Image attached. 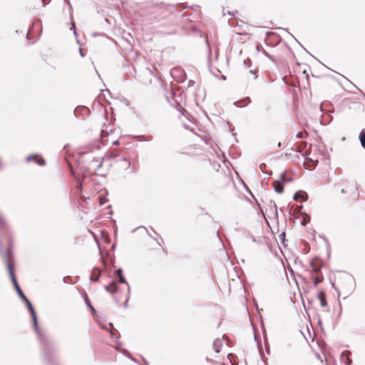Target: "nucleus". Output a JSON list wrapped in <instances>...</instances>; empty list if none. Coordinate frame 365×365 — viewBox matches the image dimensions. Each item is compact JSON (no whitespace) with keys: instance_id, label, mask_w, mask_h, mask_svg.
Masks as SVG:
<instances>
[{"instance_id":"1","label":"nucleus","mask_w":365,"mask_h":365,"mask_svg":"<svg viewBox=\"0 0 365 365\" xmlns=\"http://www.w3.org/2000/svg\"><path fill=\"white\" fill-rule=\"evenodd\" d=\"M12 239H9V246L6 250L3 247V242L0 240V254L3 258L4 262L7 268L9 274L14 273V255L11 248Z\"/></svg>"},{"instance_id":"2","label":"nucleus","mask_w":365,"mask_h":365,"mask_svg":"<svg viewBox=\"0 0 365 365\" xmlns=\"http://www.w3.org/2000/svg\"><path fill=\"white\" fill-rule=\"evenodd\" d=\"M340 286L345 294L352 293L356 286L354 277L350 274L344 273L340 278Z\"/></svg>"},{"instance_id":"3","label":"nucleus","mask_w":365,"mask_h":365,"mask_svg":"<svg viewBox=\"0 0 365 365\" xmlns=\"http://www.w3.org/2000/svg\"><path fill=\"white\" fill-rule=\"evenodd\" d=\"M28 310L29 311V312L31 315L32 321H33V327L36 331V333L38 336L39 339H41L42 340V338H43L42 331H41V329H39V327L38 326L37 315L35 312V309H34V307H31V308L28 309Z\"/></svg>"},{"instance_id":"4","label":"nucleus","mask_w":365,"mask_h":365,"mask_svg":"<svg viewBox=\"0 0 365 365\" xmlns=\"http://www.w3.org/2000/svg\"><path fill=\"white\" fill-rule=\"evenodd\" d=\"M9 277H10V279L12 282V284L17 292V294H19V297L21 298V299L24 302V300H27V297H26V295L24 294V292H22V290L20 288V286L19 285L18 282H17V280L16 279V277H15V274H9Z\"/></svg>"},{"instance_id":"5","label":"nucleus","mask_w":365,"mask_h":365,"mask_svg":"<svg viewBox=\"0 0 365 365\" xmlns=\"http://www.w3.org/2000/svg\"><path fill=\"white\" fill-rule=\"evenodd\" d=\"M293 200L295 201L302 200L305 202L308 200V194L304 191H297L294 193Z\"/></svg>"},{"instance_id":"6","label":"nucleus","mask_w":365,"mask_h":365,"mask_svg":"<svg viewBox=\"0 0 365 365\" xmlns=\"http://www.w3.org/2000/svg\"><path fill=\"white\" fill-rule=\"evenodd\" d=\"M26 162H30V161H34L36 164H38V165H44L46 164V161L43 158H38V155H29L26 158Z\"/></svg>"},{"instance_id":"7","label":"nucleus","mask_w":365,"mask_h":365,"mask_svg":"<svg viewBox=\"0 0 365 365\" xmlns=\"http://www.w3.org/2000/svg\"><path fill=\"white\" fill-rule=\"evenodd\" d=\"M272 185L276 192L282 194L284 192L283 183L280 180H274Z\"/></svg>"},{"instance_id":"8","label":"nucleus","mask_w":365,"mask_h":365,"mask_svg":"<svg viewBox=\"0 0 365 365\" xmlns=\"http://www.w3.org/2000/svg\"><path fill=\"white\" fill-rule=\"evenodd\" d=\"M101 270L98 268H93L91 275L90 276V280L93 282H98L101 276Z\"/></svg>"},{"instance_id":"9","label":"nucleus","mask_w":365,"mask_h":365,"mask_svg":"<svg viewBox=\"0 0 365 365\" xmlns=\"http://www.w3.org/2000/svg\"><path fill=\"white\" fill-rule=\"evenodd\" d=\"M317 298L320 301V304L322 307H325L327 306V302L326 299L325 293L323 291H321L317 294Z\"/></svg>"},{"instance_id":"10","label":"nucleus","mask_w":365,"mask_h":365,"mask_svg":"<svg viewBox=\"0 0 365 365\" xmlns=\"http://www.w3.org/2000/svg\"><path fill=\"white\" fill-rule=\"evenodd\" d=\"M104 289L106 292L114 294L117 291L118 287L116 285V282L113 281L110 285H105Z\"/></svg>"},{"instance_id":"11","label":"nucleus","mask_w":365,"mask_h":365,"mask_svg":"<svg viewBox=\"0 0 365 365\" xmlns=\"http://www.w3.org/2000/svg\"><path fill=\"white\" fill-rule=\"evenodd\" d=\"M250 102H251V100H250V97H246L240 101L235 102L234 104L236 106L240 108V107H244V106H247L249 103H250Z\"/></svg>"},{"instance_id":"12","label":"nucleus","mask_w":365,"mask_h":365,"mask_svg":"<svg viewBox=\"0 0 365 365\" xmlns=\"http://www.w3.org/2000/svg\"><path fill=\"white\" fill-rule=\"evenodd\" d=\"M0 230L1 231L8 230L7 222L1 212H0Z\"/></svg>"},{"instance_id":"13","label":"nucleus","mask_w":365,"mask_h":365,"mask_svg":"<svg viewBox=\"0 0 365 365\" xmlns=\"http://www.w3.org/2000/svg\"><path fill=\"white\" fill-rule=\"evenodd\" d=\"M359 139L361 146L365 149V128L362 129L360 132Z\"/></svg>"},{"instance_id":"14","label":"nucleus","mask_w":365,"mask_h":365,"mask_svg":"<svg viewBox=\"0 0 365 365\" xmlns=\"http://www.w3.org/2000/svg\"><path fill=\"white\" fill-rule=\"evenodd\" d=\"M221 346H222V342H221L220 339H217L213 341V346L217 353H219L220 351Z\"/></svg>"},{"instance_id":"15","label":"nucleus","mask_w":365,"mask_h":365,"mask_svg":"<svg viewBox=\"0 0 365 365\" xmlns=\"http://www.w3.org/2000/svg\"><path fill=\"white\" fill-rule=\"evenodd\" d=\"M349 354H350V352L349 351H344L343 353H341V357L342 360H344V357H346V361H344V363L346 364V365H350L351 364V360L349 359L348 357Z\"/></svg>"},{"instance_id":"16","label":"nucleus","mask_w":365,"mask_h":365,"mask_svg":"<svg viewBox=\"0 0 365 365\" xmlns=\"http://www.w3.org/2000/svg\"><path fill=\"white\" fill-rule=\"evenodd\" d=\"M103 160V157H102V156L93 158L92 163H95V162L98 163V164L96 167L97 170L102 166Z\"/></svg>"},{"instance_id":"17","label":"nucleus","mask_w":365,"mask_h":365,"mask_svg":"<svg viewBox=\"0 0 365 365\" xmlns=\"http://www.w3.org/2000/svg\"><path fill=\"white\" fill-rule=\"evenodd\" d=\"M310 264H311V266L312 267V271L314 273L318 274L321 271V267L320 266L315 265L313 262H311Z\"/></svg>"},{"instance_id":"18","label":"nucleus","mask_w":365,"mask_h":365,"mask_svg":"<svg viewBox=\"0 0 365 365\" xmlns=\"http://www.w3.org/2000/svg\"><path fill=\"white\" fill-rule=\"evenodd\" d=\"M84 299H85V302H86V305L89 307V309L91 310V312L93 313H96V311L95 308L91 305V304L89 299H88V297H85Z\"/></svg>"},{"instance_id":"19","label":"nucleus","mask_w":365,"mask_h":365,"mask_svg":"<svg viewBox=\"0 0 365 365\" xmlns=\"http://www.w3.org/2000/svg\"><path fill=\"white\" fill-rule=\"evenodd\" d=\"M310 221V217L307 215V214H304V217L301 222L302 225L303 226H305L307 225V224Z\"/></svg>"},{"instance_id":"20","label":"nucleus","mask_w":365,"mask_h":365,"mask_svg":"<svg viewBox=\"0 0 365 365\" xmlns=\"http://www.w3.org/2000/svg\"><path fill=\"white\" fill-rule=\"evenodd\" d=\"M307 135H308V133L306 131H304V132L300 131V132L297 133L296 137L297 138L302 139V138H306Z\"/></svg>"},{"instance_id":"21","label":"nucleus","mask_w":365,"mask_h":365,"mask_svg":"<svg viewBox=\"0 0 365 365\" xmlns=\"http://www.w3.org/2000/svg\"><path fill=\"white\" fill-rule=\"evenodd\" d=\"M139 138V140H142V141H150L152 140V136H146V135H140V136H138Z\"/></svg>"},{"instance_id":"22","label":"nucleus","mask_w":365,"mask_h":365,"mask_svg":"<svg viewBox=\"0 0 365 365\" xmlns=\"http://www.w3.org/2000/svg\"><path fill=\"white\" fill-rule=\"evenodd\" d=\"M322 281V278H319L318 276L314 277V286L317 287V285Z\"/></svg>"},{"instance_id":"23","label":"nucleus","mask_w":365,"mask_h":365,"mask_svg":"<svg viewBox=\"0 0 365 365\" xmlns=\"http://www.w3.org/2000/svg\"><path fill=\"white\" fill-rule=\"evenodd\" d=\"M123 354L128 356V358H130L131 360L133 361H135V359L132 357V356L130 354V353L126 350V349H123Z\"/></svg>"},{"instance_id":"24","label":"nucleus","mask_w":365,"mask_h":365,"mask_svg":"<svg viewBox=\"0 0 365 365\" xmlns=\"http://www.w3.org/2000/svg\"><path fill=\"white\" fill-rule=\"evenodd\" d=\"M118 281L120 283H123V284H128V282L126 281V279H125V277L123 276H120L118 277Z\"/></svg>"},{"instance_id":"25","label":"nucleus","mask_w":365,"mask_h":365,"mask_svg":"<svg viewBox=\"0 0 365 365\" xmlns=\"http://www.w3.org/2000/svg\"><path fill=\"white\" fill-rule=\"evenodd\" d=\"M279 180H280L282 183L287 180V177L285 176L284 173L280 174V179Z\"/></svg>"},{"instance_id":"26","label":"nucleus","mask_w":365,"mask_h":365,"mask_svg":"<svg viewBox=\"0 0 365 365\" xmlns=\"http://www.w3.org/2000/svg\"><path fill=\"white\" fill-rule=\"evenodd\" d=\"M266 167H267V165H266L265 163H261V164L259 165V169H260V170H261L262 172H263V173H266V172H265V168H266Z\"/></svg>"},{"instance_id":"27","label":"nucleus","mask_w":365,"mask_h":365,"mask_svg":"<svg viewBox=\"0 0 365 365\" xmlns=\"http://www.w3.org/2000/svg\"><path fill=\"white\" fill-rule=\"evenodd\" d=\"M115 274L118 277H119L120 276H123V270L120 268L118 269L115 271Z\"/></svg>"},{"instance_id":"28","label":"nucleus","mask_w":365,"mask_h":365,"mask_svg":"<svg viewBox=\"0 0 365 365\" xmlns=\"http://www.w3.org/2000/svg\"><path fill=\"white\" fill-rule=\"evenodd\" d=\"M24 302L26 303L27 309H29L31 307H33L32 304L31 303V302L29 300L28 298H27V300H24Z\"/></svg>"},{"instance_id":"29","label":"nucleus","mask_w":365,"mask_h":365,"mask_svg":"<svg viewBox=\"0 0 365 365\" xmlns=\"http://www.w3.org/2000/svg\"><path fill=\"white\" fill-rule=\"evenodd\" d=\"M106 202V197H101V196L99 197V202H100L101 205H103Z\"/></svg>"},{"instance_id":"30","label":"nucleus","mask_w":365,"mask_h":365,"mask_svg":"<svg viewBox=\"0 0 365 365\" xmlns=\"http://www.w3.org/2000/svg\"><path fill=\"white\" fill-rule=\"evenodd\" d=\"M129 297H127L125 302L123 304V307L126 308L128 307V301Z\"/></svg>"},{"instance_id":"31","label":"nucleus","mask_w":365,"mask_h":365,"mask_svg":"<svg viewBox=\"0 0 365 365\" xmlns=\"http://www.w3.org/2000/svg\"><path fill=\"white\" fill-rule=\"evenodd\" d=\"M195 83V81H189L188 82V86H192Z\"/></svg>"},{"instance_id":"32","label":"nucleus","mask_w":365,"mask_h":365,"mask_svg":"<svg viewBox=\"0 0 365 365\" xmlns=\"http://www.w3.org/2000/svg\"><path fill=\"white\" fill-rule=\"evenodd\" d=\"M306 163H314V161H313L311 158H307V159H306Z\"/></svg>"},{"instance_id":"33","label":"nucleus","mask_w":365,"mask_h":365,"mask_svg":"<svg viewBox=\"0 0 365 365\" xmlns=\"http://www.w3.org/2000/svg\"><path fill=\"white\" fill-rule=\"evenodd\" d=\"M205 360H206L207 362H209V363H212L214 361L212 359H209L208 357H207L205 359Z\"/></svg>"},{"instance_id":"34","label":"nucleus","mask_w":365,"mask_h":365,"mask_svg":"<svg viewBox=\"0 0 365 365\" xmlns=\"http://www.w3.org/2000/svg\"><path fill=\"white\" fill-rule=\"evenodd\" d=\"M266 56H267L269 59H271L272 61H274L273 57H272L271 55H269V54H268V53H266Z\"/></svg>"},{"instance_id":"35","label":"nucleus","mask_w":365,"mask_h":365,"mask_svg":"<svg viewBox=\"0 0 365 365\" xmlns=\"http://www.w3.org/2000/svg\"><path fill=\"white\" fill-rule=\"evenodd\" d=\"M79 53H80V54H81V56L82 57H83V56H84V54H83V53L82 48H79Z\"/></svg>"},{"instance_id":"36","label":"nucleus","mask_w":365,"mask_h":365,"mask_svg":"<svg viewBox=\"0 0 365 365\" xmlns=\"http://www.w3.org/2000/svg\"><path fill=\"white\" fill-rule=\"evenodd\" d=\"M292 180L293 179L292 178H287V180H285V182H291Z\"/></svg>"},{"instance_id":"37","label":"nucleus","mask_w":365,"mask_h":365,"mask_svg":"<svg viewBox=\"0 0 365 365\" xmlns=\"http://www.w3.org/2000/svg\"><path fill=\"white\" fill-rule=\"evenodd\" d=\"M207 46H208V53H209V57H210V55H211V49L209 46V45L207 44Z\"/></svg>"},{"instance_id":"38","label":"nucleus","mask_w":365,"mask_h":365,"mask_svg":"<svg viewBox=\"0 0 365 365\" xmlns=\"http://www.w3.org/2000/svg\"><path fill=\"white\" fill-rule=\"evenodd\" d=\"M273 205H274V207L275 208V211H276V213H277V205L274 202H273Z\"/></svg>"},{"instance_id":"39","label":"nucleus","mask_w":365,"mask_h":365,"mask_svg":"<svg viewBox=\"0 0 365 365\" xmlns=\"http://www.w3.org/2000/svg\"><path fill=\"white\" fill-rule=\"evenodd\" d=\"M280 237H285V233L284 232H282L280 235H279Z\"/></svg>"},{"instance_id":"40","label":"nucleus","mask_w":365,"mask_h":365,"mask_svg":"<svg viewBox=\"0 0 365 365\" xmlns=\"http://www.w3.org/2000/svg\"><path fill=\"white\" fill-rule=\"evenodd\" d=\"M227 14L229 15H230V16H233L234 15V14L232 12H231V11H227Z\"/></svg>"},{"instance_id":"41","label":"nucleus","mask_w":365,"mask_h":365,"mask_svg":"<svg viewBox=\"0 0 365 365\" xmlns=\"http://www.w3.org/2000/svg\"><path fill=\"white\" fill-rule=\"evenodd\" d=\"M2 167H3V165H2V163H1V159L0 158V169H1Z\"/></svg>"},{"instance_id":"42","label":"nucleus","mask_w":365,"mask_h":365,"mask_svg":"<svg viewBox=\"0 0 365 365\" xmlns=\"http://www.w3.org/2000/svg\"><path fill=\"white\" fill-rule=\"evenodd\" d=\"M138 228H143V229H145V230L148 232V230H147V228H145V227H143V226H142V227H139Z\"/></svg>"},{"instance_id":"43","label":"nucleus","mask_w":365,"mask_h":365,"mask_svg":"<svg viewBox=\"0 0 365 365\" xmlns=\"http://www.w3.org/2000/svg\"><path fill=\"white\" fill-rule=\"evenodd\" d=\"M78 187H79L81 189L82 188V185H81V182L78 184Z\"/></svg>"},{"instance_id":"44","label":"nucleus","mask_w":365,"mask_h":365,"mask_svg":"<svg viewBox=\"0 0 365 365\" xmlns=\"http://www.w3.org/2000/svg\"><path fill=\"white\" fill-rule=\"evenodd\" d=\"M302 207H303L302 205H300V206L298 207V209L300 210L302 209Z\"/></svg>"},{"instance_id":"45","label":"nucleus","mask_w":365,"mask_h":365,"mask_svg":"<svg viewBox=\"0 0 365 365\" xmlns=\"http://www.w3.org/2000/svg\"><path fill=\"white\" fill-rule=\"evenodd\" d=\"M110 335H111L112 336H114L115 334L113 332L110 331Z\"/></svg>"},{"instance_id":"46","label":"nucleus","mask_w":365,"mask_h":365,"mask_svg":"<svg viewBox=\"0 0 365 365\" xmlns=\"http://www.w3.org/2000/svg\"><path fill=\"white\" fill-rule=\"evenodd\" d=\"M281 145H282L281 143H279L277 145L278 148L281 147Z\"/></svg>"},{"instance_id":"47","label":"nucleus","mask_w":365,"mask_h":365,"mask_svg":"<svg viewBox=\"0 0 365 365\" xmlns=\"http://www.w3.org/2000/svg\"><path fill=\"white\" fill-rule=\"evenodd\" d=\"M128 294L130 293V287H129L128 288Z\"/></svg>"},{"instance_id":"48","label":"nucleus","mask_w":365,"mask_h":365,"mask_svg":"<svg viewBox=\"0 0 365 365\" xmlns=\"http://www.w3.org/2000/svg\"><path fill=\"white\" fill-rule=\"evenodd\" d=\"M341 192H342V193L345 192V191H344V189H342V190H341Z\"/></svg>"},{"instance_id":"49","label":"nucleus","mask_w":365,"mask_h":365,"mask_svg":"<svg viewBox=\"0 0 365 365\" xmlns=\"http://www.w3.org/2000/svg\"><path fill=\"white\" fill-rule=\"evenodd\" d=\"M115 248V245H112V249H114Z\"/></svg>"},{"instance_id":"50","label":"nucleus","mask_w":365,"mask_h":365,"mask_svg":"<svg viewBox=\"0 0 365 365\" xmlns=\"http://www.w3.org/2000/svg\"><path fill=\"white\" fill-rule=\"evenodd\" d=\"M252 241L255 242V237L252 238Z\"/></svg>"},{"instance_id":"51","label":"nucleus","mask_w":365,"mask_h":365,"mask_svg":"<svg viewBox=\"0 0 365 365\" xmlns=\"http://www.w3.org/2000/svg\"><path fill=\"white\" fill-rule=\"evenodd\" d=\"M346 361V357H344V360L343 361Z\"/></svg>"},{"instance_id":"52","label":"nucleus","mask_w":365,"mask_h":365,"mask_svg":"<svg viewBox=\"0 0 365 365\" xmlns=\"http://www.w3.org/2000/svg\"><path fill=\"white\" fill-rule=\"evenodd\" d=\"M144 365H148V363L146 361Z\"/></svg>"},{"instance_id":"53","label":"nucleus","mask_w":365,"mask_h":365,"mask_svg":"<svg viewBox=\"0 0 365 365\" xmlns=\"http://www.w3.org/2000/svg\"><path fill=\"white\" fill-rule=\"evenodd\" d=\"M42 1H43V4L44 5H46V3H45V1H44L43 0H42Z\"/></svg>"}]
</instances>
